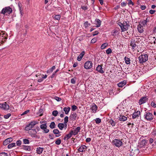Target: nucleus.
<instances>
[{
    "instance_id": "obj_33",
    "label": "nucleus",
    "mask_w": 156,
    "mask_h": 156,
    "mask_svg": "<svg viewBox=\"0 0 156 156\" xmlns=\"http://www.w3.org/2000/svg\"><path fill=\"white\" fill-rule=\"evenodd\" d=\"M68 121V117L67 116H66L64 118V123L66 125L65 127L66 128L67 127V124H66L67 123Z\"/></svg>"
},
{
    "instance_id": "obj_43",
    "label": "nucleus",
    "mask_w": 156,
    "mask_h": 156,
    "mask_svg": "<svg viewBox=\"0 0 156 156\" xmlns=\"http://www.w3.org/2000/svg\"><path fill=\"white\" fill-rule=\"evenodd\" d=\"M147 21L146 20H143L142 22H141V24L143 26H145V25L146 24Z\"/></svg>"
},
{
    "instance_id": "obj_12",
    "label": "nucleus",
    "mask_w": 156,
    "mask_h": 156,
    "mask_svg": "<svg viewBox=\"0 0 156 156\" xmlns=\"http://www.w3.org/2000/svg\"><path fill=\"white\" fill-rule=\"evenodd\" d=\"M2 105L1 108H3L4 110H8L9 108V106L8 104H7L6 102H5L3 104H1Z\"/></svg>"
},
{
    "instance_id": "obj_28",
    "label": "nucleus",
    "mask_w": 156,
    "mask_h": 156,
    "mask_svg": "<svg viewBox=\"0 0 156 156\" xmlns=\"http://www.w3.org/2000/svg\"><path fill=\"white\" fill-rule=\"evenodd\" d=\"M108 123L110 124L112 126H115L116 124V122H115L113 120H112V119L110 120L109 121Z\"/></svg>"
},
{
    "instance_id": "obj_5",
    "label": "nucleus",
    "mask_w": 156,
    "mask_h": 156,
    "mask_svg": "<svg viewBox=\"0 0 156 156\" xmlns=\"http://www.w3.org/2000/svg\"><path fill=\"white\" fill-rule=\"evenodd\" d=\"M113 145L117 147H119L123 144L120 140L115 139L112 142Z\"/></svg>"
},
{
    "instance_id": "obj_17",
    "label": "nucleus",
    "mask_w": 156,
    "mask_h": 156,
    "mask_svg": "<svg viewBox=\"0 0 156 156\" xmlns=\"http://www.w3.org/2000/svg\"><path fill=\"white\" fill-rule=\"evenodd\" d=\"M87 149V147L85 145H82L78 149V151L80 152H83L84 151Z\"/></svg>"
},
{
    "instance_id": "obj_36",
    "label": "nucleus",
    "mask_w": 156,
    "mask_h": 156,
    "mask_svg": "<svg viewBox=\"0 0 156 156\" xmlns=\"http://www.w3.org/2000/svg\"><path fill=\"white\" fill-rule=\"evenodd\" d=\"M61 142V140L59 138L58 139L55 141V144L57 145H59Z\"/></svg>"
},
{
    "instance_id": "obj_24",
    "label": "nucleus",
    "mask_w": 156,
    "mask_h": 156,
    "mask_svg": "<svg viewBox=\"0 0 156 156\" xmlns=\"http://www.w3.org/2000/svg\"><path fill=\"white\" fill-rule=\"evenodd\" d=\"M126 84V82L125 81H123L118 84V85L119 87H122Z\"/></svg>"
},
{
    "instance_id": "obj_27",
    "label": "nucleus",
    "mask_w": 156,
    "mask_h": 156,
    "mask_svg": "<svg viewBox=\"0 0 156 156\" xmlns=\"http://www.w3.org/2000/svg\"><path fill=\"white\" fill-rule=\"evenodd\" d=\"M98 72L101 73L104 72V71L102 69V66L101 65H98Z\"/></svg>"
},
{
    "instance_id": "obj_54",
    "label": "nucleus",
    "mask_w": 156,
    "mask_h": 156,
    "mask_svg": "<svg viewBox=\"0 0 156 156\" xmlns=\"http://www.w3.org/2000/svg\"><path fill=\"white\" fill-rule=\"evenodd\" d=\"M30 111V110H26V111L24 112L21 115H24L26 114H27Z\"/></svg>"
},
{
    "instance_id": "obj_62",
    "label": "nucleus",
    "mask_w": 156,
    "mask_h": 156,
    "mask_svg": "<svg viewBox=\"0 0 156 156\" xmlns=\"http://www.w3.org/2000/svg\"><path fill=\"white\" fill-rule=\"evenodd\" d=\"M32 137H37V135L36 134H33L30 135Z\"/></svg>"
},
{
    "instance_id": "obj_41",
    "label": "nucleus",
    "mask_w": 156,
    "mask_h": 156,
    "mask_svg": "<svg viewBox=\"0 0 156 156\" xmlns=\"http://www.w3.org/2000/svg\"><path fill=\"white\" fill-rule=\"evenodd\" d=\"M151 106L152 107L155 108L156 107V104L154 102L152 101L151 103Z\"/></svg>"
},
{
    "instance_id": "obj_18",
    "label": "nucleus",
    "mask_w": 156,
    "mask_h": 156,
    "mask_svg": "<svg viewBox=\"0 0 156 156\" xmlns=\"http://www.w3.org/2000/svg\"><path fill=\"white\" fill-rule=\"evenodd\" d=\"M137 29L139 33H141L144 31L143 26L140 24L138 26Z\"/></svg>"
},
{
    "instance_id": "obj_52",
    "label": "nucleus",
    "mask_w": 156,
    "mask_h": 156,
    "mask_svg": "<svg viewBox=\"0 0 156 156\" xmlns=\"http://www.w3.org/2000/svg\"><path fill=\"white\" fill-rule=\"evenodd\" d=\"M77 108V107L75 105H73L72 106V110L73 111H75Z\"/></svg>"
},
{
    "instance_id": "obj_39",
    "label": "nucleus",
    "mask_w": 156,
    "mask_h": 156,
    "mask_svg": "<svg viewBox=\"0 0 156 156\" xmlns=\"http://www.w3.org/2000/svg\"><path fill=\"white\" fill-rule=\"evenodd\" d=\"M112 52V50L110 48H109L106 51V53L108 54H109Z\"/></svg>"
},
{
    "instance_id": "obj_14",
    "label": "nucleus",
    "mask_w": 156,
    "mask_h": 156,
    "mask_svg": "<svg viewBox=\"0 0 156 156\" xmlns=\"http://www.w3.org/2000/svg\"><path fill=\"white\" fill-rule=\"evenodd\" d=\"M12 138H9L4 141L3 144L4 145H6L12 142Z\"/></svg>"
},
{
    "instance_id": "obj_16",
    "label": "nucleus",
    "mask_w": 156,
    "mask_h": 156,
    "mask_svg": "<svg viewBox=\"0 0 156 156\" xmlns=\"http://www.w3.org/2000/svg\"><path fill=\"white\" fill-rule=\"evenodd\" d=\"M97 109V105L94 103H93L90 108V109L91 110L92 112L94 113L96 112Z\"/></svg>"
},
{
    "instance_id": "obj_57",
    "label": "nucleus",
    "mask_w": 156,
    "mask_h": 156,
    "mask_svg": "<svg viewBox=\"0 0 156 156\" xmlns=\"http://www.w3.org/2000/svg\"><path fill=\"white\" fill-rule=\"evenodd\" d=\"M91 140V139L90 138H87L86 139V141L88 143L90 142Z\"/></svg>"
},
{
    "instance_id": "obj_9",
    "label": "nucleus",
    "mask_w": 156,
    "mask_h": 156,
    "mask_svg": "<svg viewBox=\"0 0 156 156\" xmlns=\"http://www.w3.org/2000/svg\"><path fill=\"white\" fill-rule=\"evenodd\" d=\"M80 127H78L75 129L74 130H71L69 133H71L72 136V135H75L78 133L80 131Z\"/></svg>"
},
{
    "instance_id": "obj_44",
    "label": "nucleus",
    "mask_w": 156,
    "mask_h": 156,
    "mask_svg": "<svg viewBox=\"0 0 156 156\" xmlns=\"http://www.w3.org/2000/svg\"><path fill=\"white\" fill-rule=\"evenodd\" d=\"M0 156H8V154L5 152H2L0 153Z\"/></svg>"
},
{
    "instance_id": "obj_20",
    "label": "nucleus",
    "mask_w": 156,
    "mask_h": 156,
    "mask_svg": "<svg viewBox=\"0 0 156 156\" xmlns=\"http://www.w3.org/2000/svg\"><path fill=\"white\" fill-rule=\"evenodd\" d=\"M53 133L54 134H57L56 135V137H58L61 136L59 133H61L58 129H54L53 130Z\"/></svg>"
},
{
    "instance_id": "obj_4",
    "label": "nucleus",
    "mask_w": 156,
    "mask_h": 156,
    "mask_svg": "<svg viewBox=\"0 0 156 156\" xmlns=\"http://www.w3.org/2000/svg\"><path fill=\"white\" fill-rule=\"evenodd\" d=\"M139 61L141 63H143L146 62L148 60V55L147 54L141 55L139 56Z\"/></svg>"
},
{
    "instance_id": "obj_30",
    "label": "nucleus",
    "mask_w": 156,
    "mask_h": 156,
    "mask_svg": "<svg viewBox=\"0 0 156 156\" xmlns=\"http://www.w3.org/2000/svg\"><path fill=\"white\" fill-rule=\"evenodd\" d=\"M58 126L60 129L62 130L64 127V125L63 123H59L58 124Z\"/></svg>"
},
{
    "instance_id": "obj_3",
    "label": "nucleus",
    "mask_w": 156,
    "mask_h": 156,
    "mask_svg": "<svg viewBox=\"0 0 156 156\" xmlns=\"http://www.w3.org/2000/svg\"><path fill=\"white\" fill-rule=\"evenodd\" d=\"M38 122L36 121L31 122L27 126L25 127L26 131H29L35 125L37 124Z\"/></svg>"
},
{
    "instance_id": "obj_47",
    "label": "nucleus",
    "mask_w": 156,
    "mask_h": 156,
    "mask_svg": "<svg viewBox=\"0 0 156 156\" xmlns=\"http://www.w3.org/2000/svg\"><path fill=\"white\" fill-rule=\"evenodd\" d=\"M71 82L72 83L74 84L76 82V78H74L71 79Z\"/></svg>"
},
{
    "instance_id": "obj_51",
    "label": "nucleus",
    "mask_w": 156,
    "mask_h": 156,
    "mask_svg": "<svg viewBox=\"0 0 156 156\" xmlns=\"http://www.w3.org/2000/svg\"><path fill=\"white\" fill-rule=\"evenodd\" d=\"M72 135H71V133H69V134H67L66 135V136H67V140H68V139H69V138H70V137H71L72 136Z\"/></svg>"
},
{
    "instance_id": "obj_29",
    "label": "nucleus",
    "mask_w": 156,
    "mask_h": 156,
    "mask_svg": "<svg viewBox=\"0 0 156 156\" xmlns=\"http://www.w3.org/2000/svg\"><path fill=\"white\" fill-rule=\"evenodd\" d=\"M126 64H130V59L129 58L125 56L124 58Z\"/></svg>"
},
{
    "instance_id": "obj_58",
    "label": "nucleus",
    "mask_w": 156,
    "mask_h": 156,
    "mask_svg": "<svg viewBox=\"0 0 156 156\" xmlns=\"http://www.w3.org/2000/svg\"><path fill=\"white\" fill-rule=\"evenodd\" d=\"M140 8L142 10H144L146 9V6L144 5H141Z\"/></svg>"
},
{
    "instance_id": "obj_48",
    "label": "nucleus",
    "mask_w": 156,
    "mask_h": 156,
    "mask_svg": "<svg viewBox=\"0 0 156 156\" xmlns=\"http://www.w3.org/2000/svg\"><path fill=\"white\" fill-rule=\"evenodd\" d=\"M97 41V38H94L92 39L91 41V43H94L96 42Z\"/></svg>"
},
{
    "instance_id": "obj_2",
    "label": "nucleus",
    "mask_w": 156,
    "mask_h": 156,
    "mask_svg": "<svg viewBox=\"0 0 156 156\" xmlns=\"http://www.w3.org/2000/svg\"><path fill=\"white\" fill-rule=\"evenodd\" d=\"M12 9L10 6H7L2 9L1 12V13L4 15L6 13L10 14L12 12Z\"/></svg>"
},
{
    "instance_id": "obj_61",
    "label": "nucleus",
    "mask_w": 156,
    "mask_h": 156,
    "mask_svg": "<svg viewBox=\"0 0 156 156\" xmlns=\"http://www.w3.org/2000/svg\"><path fill=\"white\" fill-rule=\"evenodd\" d=\"M101 21L98 19V27H100V26H101Z\"/></svg>"
},
{
    "instance_id": "obj_59",
    "label": "nucleus",
    "mask_w": 156,
    "mask_h": 156,
    "mask_svg": "<svg viewBox=\"0 0 156 156\" xmlns=\"http://www.w3.org/2000/svg\"><path fill=\"white\" fill-rule=\"evenodd\" d=\"M82 9L83 10H87V6H83L81 7Z\"/></svg>"
},
{
    "instance_id": "obj_46",
    "label": "nucleus",
    "mask_w": 156,
    "mask_h": 156,
    "mask_svg": "<svg viewBox=\"0 0 156 156\" xmlns=\"http://www.w3.org/2000/svg\"><path fill=\"white\" fill-rule=\"evenodd\" d=\"M54 99L58 101H60L62 100V99L61 98L56 96H55L54 97Z\"/></svg>"
},
{
    "instance_id": "obj_55",
    "label": "nucleus",
    "mask_w": 156,
    "mask_h": 156,
    "mask_svg": "<svg viewBox=\"0 0 156 156\" xmlns=\"http://www.w3.org/2000/svg\"><path fill=\"white\" fill-rule=\"evenodd\" d=\"M155 12V10H151L149 11L150 13L151 14L154 13Z\"/></svg>"
},
{
    "instance_id": "obj_53",
    "label": "nucleus",
    "mask_w": 156,
    "mask_h": 156,
    "mask_svg": "<svg viewBox=\"0 0 156 156\" xmlns=\"http://www.w3.org/2000/svg\"><path fill=\"white\" fill-rule=\"evenodd\" d=\"M83 58L80 55L78 56L77 57V60L78 61H80L81 60V59Z\"/></svg>"
},
{
    "instance_id": "obj_40",
    "label": "nucleus",
    "mask_w": 156,
    "mask_h": 156,
    "mask_svg": "<svg viewBox=\"0 0 156 156\" xmlns=\"http://www.w3.org/2000/svg\"><path fill=\"white\" fill-rule=\"evenodd\" d=\"M90 25V24L89 23L88 21H86L84 23V26L86 28L88 27Z\"/></svg>"
},
{
    "instance_id": "obj_23",
    "label": "nucleus",
    "mask_w": 156,
    "mask_h": 156,
    "mask_svg": "<svg viewBox=\"0 0 156 156\" xmlns=\"http://www.w3.org/2000/svg\"><path fill=\"white\" fill-rule=\"evenodd\" d=\"M22 148L28 151H30L31 150V147L30 146L23 145L22 146Z\"/></svg>"
},
{
    "instance_id": "obj_1",
    "label": "nucleus",
    "mask_w": 156,
    "mask_h": 156,
    "mask_svg": "<svg viewBox=\"0 0 156 156\" xmlns=\"http://www.w3.org/2000/svg\"><path fill=\"white\" fill-rule=\"evenodd\" d=\"M119 24L121 28L122 31H125L127 30L129 27V24L126 21H124L122 23L120 22Z\"/></svg>"
},
{
    "instance_id": "obj_63",
    "label": "nucleus",
    "mask_w": 156,
    "mask_h": 156,
    "mask_svg": "<svg viewBox=\"0 0 156 156\" xmlns=\"http://www.w3.org/2000/svg\"><path fill=\"white\" fill-rule=\"evenodd\" d=\"M55 74H56V73H55V72H54L52 75L51 76V78H53V77H54V76H55Z\"/></svg>"
},
{
    "instance_id": "obj_35",
    "label": "nucleus",
    "mask_w": 156,
    "mask_h": 156,
    "mask_svg": "<svg viewBox=\"0 0 156 156\" xmlns=\"http://www.w3.org/2000/svg\"><path fill=\"white\" fill-rule=\"evenodd\" d=\"M108 45V44L107 43H104L101 46V48L102 49H104Z\"/></svg>"
},
{
    "instance_id": "obj_37",
    "label": "nucleus",
    "mask_w": 156,
    "mask_h": 156,
    "mask_svg": "<svg viewBox=\"0 0 156 156\" xmlns=\"http://www.w3.org/2000/svg\"><path fill=\"white\" fill-rule=\"evenodd\" d=\"M23 141V143L25 144H29V140L27 139H24Z\"/></svg>"
},
{
    "instance_id": "obj_31",
    "label": "nucleus",
    "mask_w": 156,
    "mask_h": 156,
    "mask_svg": "<svg viewBox=\"0 0 156 156\" xmlns=\"http://www.w3.org/2000/svg\"><path fill=\"white\" fill-rule=\"evenodd\" d=\"M55 68V66H53L51 68L48 70L47 71V73H52L53 70H54Z\"/></svg>"
},
{
    "instance_id": "obj_60",
    "label": "nucleus",
    "mask_w": 156,
    "mask_h": 156,
    "mask_svg": "<svg viewBox=\"0 0 156 156\" xmlns=\"http://www.w3.org/2000/svg\"><path fill=\"white\" fill-rule=\"evenodd\" d=\"M126 5V3H125V2H122L121 3V5L122 6L124 7V6H125Z\"/></svg>"
},
{
    "instance_id": "obj_10",
    "label": "nucleus",
    "mask_w": 156,
    "mask_h": 156,
    "mask_svg": "<svg viewBox=\"0 0 156 156\" xmlns=\"http://www.w3.org/2000/svg\"><path fill=\"white\" fill-rule=\"evenodd\" d=\"M92 64L91 62L88 61L86 62L84 64V68L86 69H90L92 67Z\"/></svg>"
},
{
    "instance_id": "obj_25",
    "label": "nucleus",
    "mask_w": 156,
    "mask_h": 156,
    "mask_svg": "<svg viewBox=\"0 0 156 156\" xmlns=\"http://www.w3.org/2000/svg\"><path fill=\"white\" fill-rule=\"evenodd\" d=\"M70 109V108L69 107H65L63 108V111L65 112V113L66 114H68L69 113Z\"/></svg>"
},
{
    "instance_id": "obj_32",
    "label": "nucleus",
    "mask_w": 156,
    "mask_h": 156,
    "mask_svg": "<svg viewBox=\"0 0 156 156\" xmlns=\"http://www.w3.org/2000/svg\"><path fill=\"white\" fill-rule=\"evenodd\" d=\"M50 127L51 128L53 129L55 128V124L54 122H52L50 125Z\"/></svg>"
},
{
    "instance_id": "obj_13",
    "label": "nucleus",
    "mask_w": 156,
    "mask_h": 156,
    "mask_svg": "<svg viewBox=\"0 0 156 156\" xmlns=\"http://www.w3.org/2000/svg\"><path fill=\"white\" fill-rule=\"evenodd\" d=\"M77 115L75 112H72L70 116V119L71 120H76Z\"/></svg>"
},
{
    "instance_id": "obj_34",
    "label": "nucleus",
    "mask_w": 156,
    "mask_h": 156,
    "mask_svg": "<svg viewBox=\"0 0 156 156\" xmlns=\"http://www.w3.org/2000/svg\"><path fill=\"white\" fill-rule=\"evenodd\" d=\"M15 145H16V144L15 143H12L9 144L8 145V148L10 149V148H12V147H13L15 146Z\"/></svg>"
},
{
    "instance_id": "obj_50",
    "label": "nucleus",
    "mask_w": 156,
    "mask_h": 156,
    "mask_svg": "<svg viewBox=\"0 0 156 156\" xmlns=\"http://www.w3.org/2000/svg\"><path fill=\"white\" fill-rule=\"evenodd\" d=\"M16 144L17 146H20L21 145V141L20 140H17L16 142Z\"/></svg>"
},
{
    "instance_id": "obj_8",
    "label": "nucleus",
    "mask_w": 156,
    "mask_h": 156,
    "mask_svg": "<svg viewBox=\"0 0 156 156\" xmlns=\"http://www.w3.org/2000/svg\"><path fill=\"white\" fill-rule=\"evenodd\" d=\"M148 98L146 96L142 97L139 100L138 103L139 105H140L146 103L148 100Z\"/></svg>"
},
{
    "instance_id": "obj_19",
    "label": "nucleus",
    "mask_w": 156,
    "mask_h": 156,
    "mask_svg": "<svg viewBox=\"0 0 156 156\" xmlns=\"http://www.w3.org/2000/svg\"><path fill=\"white\" fill-rule=\"evenodd\" d=\"M127 118L124 115H120L119 117V120L120 121H124L127 120Z\"/></svg>"
},
{
    "instance_id": "obj_15",
    "label": "nucleus",
    "mask_w": 156,
    "mask_h": 156,
    "mask_svg": "<svg viewBox=\"0 0 156 156\" xmlns=\"http://www.w3.org/2000/svg\"><path fill=\"white\" fill-rule=\"evenodd\" d=\"M119 30V29L117 28H115L112 31V35L114 37H115L116 35H117V34Z\"/></svg>"
},
{
    "instance_id": "obj_22",
    "label": "nucleus",
    "mask_w": 156,
    "mask_h": 156,
    "mask_svg": "<svg viewBox=\"0 0 156 156\" xmlns=\"http://www.w3.org/2000/svg\"><path fill=\"white\" fill-rule=\"evenodd\" d=\"M43 150V148L41 147H37V148L36 150L37 153L39 154H40L42 152Z\"/></svg>"
},
{
    "instance_id": "obj_64",
    "label": "nucleus",
    "mask_w": 156,
    "mask_h": 156,
    "mask_svg": "<svg viewBox=\"0 0 156 156\" xmlns=\"http://www.w3.org/2000/svg\"><path fill=\"white\" fill-rule=\"evenodd\" d=\"M43 78H41V79H39L38 80H37V81L38 82H42L43 80Z\"/></svg>"
},
{
    "instance_id": "obj_42",
    "label": "nucleus",
    "mask_w": 156,
    "mask_h": 156,
    "mask_svg": "<svg viewBox=\"0 0 156 156\" xmlns=\"http://www.w3.org/2000/svg\"><path fill=\"white\" fill-rule=\"evenodd\" d=\"M39 112L41 114L39 115V116H42L43 115V109H40L39 110Z\"/></svg>"
},
{
    "instance_id": "obj_26",
    "label": "nucleus",
    "mask_w": 156,
    "mask_h": 156,
    "mask_svg": "<svg viewBox=\"0 0 156 156\" xmlns=\"http://www.w3.org/2000/svg\"><path fill=\"white\" fill-rule=\"evenodd\" d=\"M29 131V133L30 135L33 134H36L37 132L35 129L30 130Z\"/></svg>"
},
{
    "instance_id": "obj_6",
    "label": "nucleus",
    "mask_w": 156,
    "mask_h": 156,
    "mask_svg": "<svg viewBox=\"0 0 156 156\" xmlns=\"http://www.w3.org/2000/svg\"><path fill=\"white\" fill-rule=\"evenodd\" d=\"M40 127L43 130V132L44 133H47L49 132V130L47 129V123H44L41 125Z\"/></svg>"
},
{
    "instance_id": "obj_21",
    "label": "nucleus",
    "mask_w": 156,
    "mask_h": 156,
    "mask_svg": "<svg viewBox=\"0 0 156 156\" xmlns=\"http://www.w3.org/2000/svg\"><path fill=\"white\" fill-rule=\"evenodd\" d=\"M130 45L131 46L133 49H135L136 46V44H135V41L134 40H131Z\"/></svg>"
},
{
    "instance_id": "obj_49",
    "label": "nucleus",
    "mask_w": 156,
    "mask_h": 156,
    "mask_svg": "<svg viewBox=\"0 0 156 156\" xmlns=\"http://www.w3.org/2000/svg\"><path fill=\"white\" fill-rule=\"evenodd\" d=\"M11 115V114L10 113L6 115H5L4 118L5 119H8Z\"/></svg>"
},
{
    "instance_id": "obj_11",
    "label": "nucleus",
    "mask_w": 156,
    "mask_h": 156,
    "mask_svg": "<svg viewBox=\"0 0 156 156\" xmlns=\"http://www.w3.org/2000/svg\"><path fill=\"white\" fill-rule=\"evenodd\" d=\"M140 115V112L139 111H137L133 113L132 118L133 119H135L139 117Z\"/></svg>"
},
{
    "instance_id": "obj_56",
    "label": "nucleus",
    "mask_w": 156,
    "mask_h": 156,
    "mask_svg": "<svg viewBox=\"0 0 156 156\" xmlns=\"http://www.w3.org/2000/svg\"><path fill=\"white\" fill-rule=\"evenodd\" d=\"M152 133L153 135L156 136V129L154 130Z\"/></svg>"
},
{
    "instance_id": "obj_38",
    "label": "nucleus",
    "mask_w": 156,
    "mask_h": 156,
    "mask_svg": "<svg viewBox=\"0 0 156 156\" xmlns=\"http://www.w3.org/2000/svg\"><path fill=\"white\" fill-rule=\"evenodd\" d=\"M58 114V112L57 110H54L53 111L52 113V115L55 116H56Z\"/></svg>"
},
{
    "instance_id": "obj_7",
    "label": "nucleus",
    "mask_w": 156,
    "mask_h": 156,
    "mask_svg": "<svg viewBox=\"0 0 156 156\" xmlns=\"http://www.w3.org/2000/svg\"><path fill=\"white\" fill-rule=\"evenodd\" d=\"M144 116V118L148 120H151L153 119V115L150 112H146Z\"/></svg>"
},
{
    "instance_id": "obj_45",
    "label": "nucleus",
    "mask_w": 156,
    "mask_h": 156,
    "mask_svg": "<svg viewBox=\"0 0 156 156\" xmlns=\"http://www.w3.org/2000/svg\"><path fill=\"white\" fill-rule=\"evenodd\" d=\"M60 17L61 16L60 15H56L55 16V19L58 20H59L60 19Z\"/></svg>"
}]
</instances>
